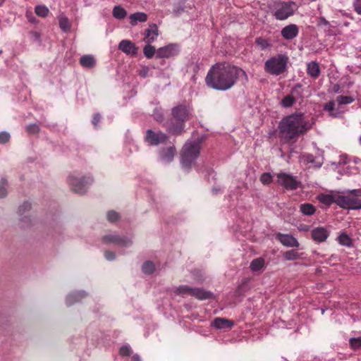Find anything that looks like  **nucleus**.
Masks as SVG:
<instances>
[{
	"label": "nucleus",
	"mask_w": 361,
	"mask_h": 361,
	"mask_svg": "<svg viewBox=\"0 0 361 361\" xmlns=\"http://www.w3.org/2000/svg\"><path fill=\"white\" fill-rule=\"evenodd\" d=\"M180 52L177 44H169L157 49V58H171L177 56Z\"/></svg>",
	"instance_id": "nucleus-13"
},
{
	"label": "nucleus",
	"mask_w": 361,
	"mask_h": 361,
	"mask_svg": "<svg viewBox=\"0 0 361 361\" xmlns=\"http://www.w3.org/2000/svg\"><path fill=\"white\" fill-rule=\"evenodd\" d=\"M272 180V176L269 173H264L260 176V181L264 185L269 184Z\"/></svg>",
	"instance_id": "nucleus-44"
},
{
	"label": "nucleus",
	"mask_w": 361,
	"mask_h": 361,
	"mask_svg": "<svg viewBox=\"0 0 361 361\" xmlns=\"http://www.w3.org/2000/svg\"><path fill=\"white\" fill-rule=\"evenodd\" d=\"M303 158L305 161H306L308 163H314V157L311 154H305L303 155Z\"/></svg>",
	"instance_id": "nucleus-53"
},
{
	"label": "nucleus",
	"mask_w": 361,
	"mask_h": 361,
	"mask_svg": "<svg viewBox=\"0 0 361 361\" xmlns=\"http://www.w3.org/2000/svg\"><path fill=\"white\" fill-rule=\"evenodd\" d=\"M31 209V204L28 202H25L22 205L19 207L18 212L20 215H23L25 212L29 211Z\"/></svg>",
	"instance_id": "nucleus-47"
},
{
	"label": "nucleus",
	"mask_w": 361,
	"mask_h": 361,
	"mask_svg": "<svg viewBox=\"0 0 361 361\" xmlns=\"http://www.w3.org/2000/svg\"><path fill=\"white\" fill-rule=\"evenodd\" d=\"M355 99L350 96L340 95L336 98V101L339 104H349L353 102Z\"/></svg>",
	"instance_id": "nucleus-36"
},
{
	"label": "nucleus",
	"mask_w": 361,
	"mask_h": 361,
	"mask_svg": "<svg viewBox=\"0 0 361 361\" xmlns=\"http://www.w3.org/2000/svg\"><path fill=\"white\" fill-rule=\"evenodd\" d=\"M298 229L300 231H308L310 230V226L308 225H306V224H300L298 227Z\"/></svg>",
	"instance_id": "nucleus-54"
},
{
	"label": "nucleus",
	"mask_w": 361,
	"mask_h": 361,
	"mask_svg": "<svg viewBox=\"0 0 361 361\" xmlns=\"http://www.w3.org/2000/svg\"><path fill=\"white\" fill-rule=\"evenodd\" d=\"M35 12L37 16L42 18H45L49 15V10L47 6L44 5H39L35 7Z\"/></svg>",
	"instance_id": "nucleus-35"
},
{
	"label": "nucleus",
	"mask_w": 361,
	"mask_h": 361,
	"mask_svg": "<svg viewBox=\"0 0 361 361\" xmlns=\"http://www.w3.org/2000/svg\"><path fill=\"white\" fill-rule=\"evenodd\" d=\"M106 217L109 222L114 223V222H116L118 219L119 214L118 212H116L114 210H111V211H109L107 212Z\"/></svg>",
	"instance_id": "nucleus-40"
},
{
	"label": "nucleus",
	"mask_w": 361,
	"mask_h": 361,
	"mask_svg": "<svg viewBox=\"0 0 361 361\" xmlns=\"http://www.w3.org/2000/svg\"><path fill=\"white\" fill-rule=\"evenodd\" d=\"M299 34V28L295 24H290L281 30V37L286 40H292Z\"/></svg>",
	"instance_id": "nucleus-14"
},
{
	"label": "nucleus",
	"mask_w": 361,
	"mask_h": 361,
	"mask_svg": "<svg viewBox=\"0 0 361 361\" xmlns=\"http://www.w3.org/2000/svg\"><path fill=\"white\" fill-rule=\"evenodd\" d=\"M10 135L7 132H1L0 133V143L5 144L8 142L10 140Z\"/></svg>",
	"instance_id": "nucleus-49"
},
{
	"label": "nucleus",
	"mask_w": 361,
	"mask_h": 361,
	"mask_svg": "<svg viewBox=\"0 0 361 361\" xmlns=\"http://www.w3.org/2000/svg\"><path fill=\"white\" fill-rule=\"evenodd\" d=\"M26 131L29 135H37L40 131V128L38 125L32 123L26 127Z\"/></svg>",
	"instance_id": "nucleus-38"
},
{
	"label": "nucleus",
	"mask_w": 361,
	"mask_h": 361,
	"mask_svg": "<svg viewBox=\"0 0 361 361\" xmlns=\"http://www.w3.org/2000/svg\"><path fill=\"white\" fill-rule=\"evenodd\" d=\"M59 26L63 32L68 31V18L66 16H61L59 17Z\"/></svg>",
	"instance_id": "nucleus-43"
},
{
	"label": "nucleus",
	"mask_w": 361,
	"mask_h": 361,
	"mask_svg": "<svg viewBox=\"0 0 361 361\" xmlns=\"http://www.w3.org/2000/svg\"><path fill=\"white\" fill-rule=\"evenodd\" d=\"M295 102V97L291 94H288L282 99L281 104L284 108H288L292 106Z\"/></svg>",
	"instance_id": "nucleus-34"
},
{
	"label": "nucleus",
	"mask_w": 361,
	"mask_h": 361,
	"mask_svg": "<svg viewBox=\"0 0 361 361\" xmlns=\"http://www.w3.org/2000/svg\"><path fill=\"white\" fill-rule=\"evenodd\" d=\"M118 49L128 55L135 56L137 54V48L135 44L130 40L123 39L118 44Z\"/></svg>",
	"instance_id": "nucleus-16"
},
{
	"label": "nucleus",
	"mask_w": 361,
	"mask_h": 361,
	"mask_svg": "<svg viewBox=\"0 0 361 361\" xmlns=\"http://www.w3.org/2000/svg\"><path fill=\"white\" fill-rule=\"evenodd\" d=\"M155 270V266L151 261H146L142 266V271L147 275L152 274Z\"/></svg>",
	"instance_id": "nucleus-32"
},
{
	"label": "nucleus",
	"mask_w": 361,
	"mask_h": 361,
	"mask_svg": "<svg viewBox=\"0 0 361 361\" xmlns=\"http://www.w3.org/2000/svg\"><path fill=\"white\" fill-rule=\"evenodd\" d=\"M277 182L286 190H294L301 185V182L290 173H279L276 174Z\"/></svg>",
	"instance_id": "nucleus-10"
},
{
	"label": "nucleus",
	"mask_w": 361,
	"mask_h": 361,
	"mask_svg": "<svg viewBox=\"0 0 361 361\" xmlns=\"http://www.w3.org/2000/svg\"><path fill=\"white\" fill-rule=\"evenodd\" d=\"M338 242L340 245L347 247H351L353 246V240L350 237L345 233H342L341 235L338 236Z\"/></svg>",
	"instance_id": "nucleus-29"
},
{
	"label": "nucleus",
	"mask_w": 361,
	"mask_h": 361,
	"mask_svg": "<svg viewBox=\"0 0 361 361\" xmlns=\"http://www.w3.org/2000/svg\"><path fill=\"white\" fill-rule=\"evenodd\" d=\"M149 68L147 66H142L139 70V75L140 77L145 78L149 76Z\"/></svg>",
	"instance_id": "nucleus-48"
},
{
	"label": "nucleus",
	"mask_w": 361,
	"mask_h": 361,
	"mask_svg": "<svg viewBox=\"0 0 361 361\" xmlns=\"http://www.w3.org/2000/svg\"><path fill=\"white\" fill-rule=\"evenodd\" d=\"M300 212L305 216H312L316 212V207L310 203H302L299 206Z\"/></svg>",
	"instance_id": "nucleus-26"
},
{
	"label": "nucleus",
	"mask_w": 361,
	"mask_h": 361,
	"mask_svg": "<svg viewBox=\"0 0 361 361\" xmlns=\"http://www.w3.org/2000/svg\"><path fill=\"white\" fill-rule=\"evenodd\" d=\"M94 178L92 176H71L69 183L71 185L72 190L78 194H85L89 187L92 184Z\"/></svg>",
	"instance_id": "nucleus-8"
},
{
	"label": "nucleus",
	"mask_w": 361,
	"mask_h": 361,
	"mask_svg": "<svg viewBox=\"0 0 361 361\" xmlns=\"http://www.w3.org/2000/svg\"><path fill=\"white\" fill-rule=\"evenodd\" d=\"M130 24L135 26L139 23H145L147 20V15L144 12H136L129 16Z\"/></svg>",
	"instance_id": "nucleus-23"
},
{
	"label": "nucleus",
	"mask_w": 361,
	"mask_h": 361,
	"mask_svg": "<svg viewBox=\"0 0 361 361\" xmlns=\"http://www.w3.org/2000/svg\"><path fill=\"white\" fill-rule=\"evenodd\" d=\"M289 58L286 54H279L268 59L264 63V70L272 75H279L286 71Z\"/></svg>",
	"instance_id": "nucleus-5"
},
{
	"label": "nucleus",
	"mask_w": 361,
	"mask_h": 361,
	"mask_svg": "<svg viewBox=\"0 0 361 361\" xmlns=\"http://www.w3.org/2000/svg\"><path fill=\"white\" fill-rule=\"evenodd\" d=\"M302 85L299 83L296 84L292 89L290 92L291 95H295L296 97H301L302 94V92L301 90Z\"/></svg>",
	"instance_id": "nucleus-41"
},
{
	"label": "nucleus",
	"mask_w": 361,
	"mask_h": 361,
	"mask_svg": "<svg viewBox=\"0 0 361 361\" xmlns=\"http://www.w3.org/2000/svg\"><path fill=\"white\" fill-rule=\"evenodd\" d=\"M102 116L100 114L96 113L93 115L92 123L95 128L97 127L98 123L100 122Z\"/></svg>",
	"instance_id": "nucleus-50"
},
{
	"label": "nucleus",
	"mask_w": 361,
	"mask_h": 361,
	"mask_svg": "<svg viewBox=\"0 0 361 361\" xmlns=\"http://www.w3.org/2000/svg\"><path fill=\"white\" fill-rule=\"evenodd\" d=\"M276 239L284 246L288 247H298L300 244L298 240L290 234L278 233Z\"/></svg>",
	"instance_id": "nucleus-15"
},
{
	"label": "nucleus",
	"mask_w": 361,
	"mask_h": 361,
	"mask_svg": "<svg viewBox=\"0 0 361 361\" xmlns=\"http://www.w3.org/2000/svg\"><path fill=\"white\" fill-rule=\"evenodd\" d=\"M104 257L108 261H112L115 259L116 255L114 252L110 250H106L104 252Z\"/></svg>",
	"instance_id": "nucleus-52"
},
{
	"label": "nucleus",
	"mask_w": 361,
	"mask_h": 361,
	"mask_svg": "<svg viewBox=\"0 0 361 361\" xmlns=\"http://www.w3.org/2000/svg\"><path fill=\"white\" fill-rule=\"evenodd\" d=\"M353 6L355 12L361 15V0H354Z\"/></svg>",
	"instance_id": "nucleus-51"
},
{
	"label": "nucleus",
	"mask_w": 361,
	"mask_h": 361,
	"mask_svg": "<svg viewBox=\"0 0 361 361\" xmlns=\"http://www.w3.org/2000/svg\"><path fill=\"white\" fill-rule=\"evenodd\" d=\"M312 128L303 113H294L283 117L279 123V137L289 145L295 143L300 135Z\"/></svg>",
	"instance_id": "nucleus-2"
},
{
	"label": "nucleus",
	"mask_w": 361,
	"mask_h": 361,
	"mask_svg": "<svg viewBox=\"0 0 361 361\" xmlns=\"http://www.w3.org/2000/svg\"><path fill=\"white\" fill-rule=\"evenodd\" d=\"M212 326L216 329H231L233 326V322L231 320L217 317L212 323Z\"/></svg>",
	"instance_id": "nucleus-20"
},
{
	"label": "nucleus",
	"mask_w": 361,
	"mask_h": 361,
	"mask_svg": "<svg viewBox=\"0 0 361 361\" xmlns=\"http://www.w3.org/2000/svg\"><path fill=\"white\" fill-rule=\"evenodd\" d=\"M349 344L352 349L357 350L361 347V336L350 338Z\"/></svg>",
	"instance_id": "nucleus-37"
},
{
	"label": "nucleus",
	"mask_w": 361,
	"mask_h": 361,
	"mask_svg": "<svg viewBox=\"0 0 361 361\" xmlns=\"http://www.w3.org/2000/svg\"><path fill=\"white\" fill-rule=\"evenodd\" d=\"M317 198L319 202L327 206H330L333 203L336 204L337 201V195L332 194H320Z\"/></svg>",
	"instance_id": "nucleus-24"
},
{
	"label": "nucleus",
	"mask_w": 361,
	"mask_h": 361,
	"mask_svg": "<svg viewBox=\"0 0 361 361\" xmlns=\"http://www.w3.org/2000/svg\"><path fill=\"white\" fill-rule=\"evenodd\" d=\"M131 348L129 345H123L120 348L119 353L122 356H128L131 353Z\"/></svg>",
	"instance_id": "nucleus-46"
},
{
	"label": "nucleus",
	"mask_w": 361,
	"mask_h": 361,
	"mask_svg": "<svg viewBox=\"0 0 361 361\" xmlns=\"http://www.w3.org/2000/svg\"><path fill=\"white\" fill-rule=\"evenodd\" d=\"M329 235V232L324 227H317L312 231V238L317 243L326 241Z\"/></svg>",
	"instance_id": "nucleus-18"
},
{
	"label": "nucleus",
	"mask_w": 361,
	"mask_h": 361,
	"mask_svg": "<svg viewBox=\"0 0 361 361\" xmlns=\"http://www.w3.org/2000/svg\"><path fill=\"white\" fill-rule=\"evenodd\" d=\"M264 259L262 257H258L251 261L250 268L253 271H259L264 267Z\"/></svg>",
	"instance_id": "nucleus-28"
},
{
	"label": "nucleus",
	"mask_w": 361,
	"mask_h": 361,
	"mask_svg": "<svg viewBox=\"0 0 361 361\" xmlns=\"http://www.w3.org/2000/svg\"><path fill=\"white\" fill-rule=\"evenodd\" d=\"M176 293L183 295H191L198 300H206L212 298L213 293L200 288H192L187 285H182L176 288Z\"/></svg>",
	"instance_id": "nucleus-9"
},
{
	"label": "nucleus",
	"mask_w": 361,
	"mask_h": 361,
	"mask_svg": "<svg viewBox=\"0 0 361 361\" xmlns=\"http://www.w3.org/2000/svg\"><path fill=\"white\" fill-rule=\"evenodd\" d=\"M360 142L361 144V136L360 137Z\"/></svg>",
	"instance_id": "nucleus-59"
},
{
	"label": "nucleus",
	"mask_w": 361,
	"mask_h": 361,
	"mask_svg": "<svg viewBox=\"0 0 361 361\" xmlns=\"http://www.w3.org/2000/svg\"><path fill=\"white\" fill-rule=\"evenodd\" d=\"M220 190H221L220 188H212V192L214 194H217Z\"/></svg>",
	"instance_id": "nucleus-57"
},
{
	"label": "nucleus",
	"mask_w": 361,
	"mask_h": 361,
	"mask_svg": "<svg viewBox=\"0 0 361 361\" xmlns=\"http://www.w3.org/2000/svg\"><path fill=\"white\" fill-rule=\"evenodd\" d=\"M348 192L354 197L337 195L336 204L344 209H361V200L357 198L361 197V189L348 190Z\"/></svg>",
	"instance_id": "nucleus-7"
},
{
	"label": "nucleus",
	"mask_w": 361,
	"mask_h": 361,
	"mask_svg": "<svg viewBox=\"0 0 361 361\" xmlns=\"http://www.w3.org/2000/svg\"><path fill=\"white\" fill-rule=\"evenodd\" d=\"M113 16L118 20L124 19L127 16V11L120 5H116L113 8Z\"/></svg>",
	"instance_id": "nucleus-27"
},
{
	"label": "nucleus",
	"mask_w": 361,
	"mask_h": 361,
	"mask_svg": "<svg viewBox=\"0 0 361 361\" xmlns=\"http://www.w3.org/2000/svg\"><path fill=\"white\" fill-rule=\"evenodd\" d=\"M334 91L335 92H338L339 90H340V87L338 85H336L334 87Z\"/></svg>",
	"instance_id": "nucleus-58"
},
{
	"label": "nucleus",
	"mask_w": 361,
	"mask_h": 361,
	"mask_svg": "<svg viewBox=\"0 0 361 361\" xmlns=\"http://www.w3.org/2000/svg\"><path fill=\"white\" fill-rule=\"evenodd\" d=\"M6 185H7V180L2 178L0 181V198L5 197L7 195Z\"/></svg>",
	"instance_id": "nucleus-39"
},
{
	"label": "nucleus",
	"mask_w": 361,
	"mask_h": 361,
	"mask_svg": "<svg viewBox=\"0 0 361 361\" xmlns=\"http://www.w3.org/2000/svg\"><path fill=\"white\" fill-rule=\"evenodd\" d=\"M159 35L158 26L155 23H151L149 27L145 31L144 41L147 44L152 43Z\"/></svg>",
	"instance_id": "nucleus-17"
},
{
	"label": "nucleus",
	"mask_w": 361,
	"mask_h": 361,
	"mask_svg": "<svg viewBox=\"0 0 361 361\" xmlns=\"http://www.w3.org/2000/svg\"><path fill=\"white\" fill-rule=\"evenodd\" d=\"M143 53L145 57L147 59L152 58L155 54L157 55V50L154 47L151 45V44H147L145 46L143 49Z\"/></svg>",
	"instance_id": "nucleus-33"
},
{
	"label": "nucleus",
	"mask_w": 361,
	"mask_h": 361,
	"mask_svg": "<svg viewBox=\"0 0 361 361\" xmlns=\"http://www.w3.org/2000/svg\"><path fill=\"white\" fill-rule=\"evenodd\" d=\"M321 23H322L324 25H329V22L325 18H322L321 19Z\"/></svg>",
	"instance_id": "nucleus-56"
},
{
	"label": "nucleus",
	"mask_w": 361,
	"mask_h": 361,
	"mask_svg": "<svg viewBox=\"0 0 361 361\" xmlns=\"http://www.w3.org/2000/svg\"><path fill=\"white\" fill-rule=\"evenodd\" d=\"M301 255H302V253H299L295 250H290L285 252L283 254L284 259L288 261L295 260V259L300 258V257Z\"/></svg>",
	"instance_id": "nucleus-31"
},
{
	"label": "nucleus",
	"mask_w": 361,
	"mask_h": 361,
	"mask_svg": "<svg viewBox=\"0 0 361 361\" xmlns=\"http://www.w3.org/2000/svg\"><path fill=\"white\" fill-rule=\"evenodd\" d=\"M173 121L167 127V130L173 135L180 134L185 128V123L190 115V108L183 104L178 105L171 109Z\"/></svg>",
	"instance_id": "nucleus-3"
},
{
	"label": "nucleus",
	"mask_w": 361,
	"mask_h": 361,
	"mask_svg": "<svg viewBox=\"0 0 361 361\" xmlns=\"http://www.w3.org/2000/svg\"><path fill=\"white\" fill-rule=\"evenodd\" d=\"M140 360H141L140 357L137 354L133 355V357H131V361H140Z\"/></svg>",
	"instance_id": "nucleus-55"
},
{
	"label": "nucleus",
	"mask_w": 361,
	"mask_h": 361,
	"mask_svg": "<svg viewBox=\"0 0 361 361\" xmlns=\"http://www.w3.org/2000/svg\"><path fill=\"white\" fill-rule=\"evenodd\" d=\"M200 153V143L197 140L187 141L180 153V164L185 170H189Z\"/></svg>",
	"instance_id": "nucleus-4"
},
{
	"label": "nucleus",
	"mask_w": 361,
	"mask_h": 361,
	"mask_svg": "<svg viewBox=\"0 0 361 361\" xmlns=\"http://www.w3.org/2000/svg\"><path fill=\"white\" fill-rule=\"evenodd\" d=\"M87 296V293L85 291H75L69 295V305L80 302L82 299Z\"/></svg>",
	"instance_id": "nucleus-25"
},
{
	"label": "nucleus",
	"mask_w": 361,
	"mask_h": 361,
	"mask_svg": "<svg viewBox=\"0 0 361 361\" xmlns=\"http://www.w3.org/2000/svg\"><path fill=\"white\" fill-rule=\"evenodd\" d=\"M168 140V135L161 131L154 132L149 129L146 132L145 140L149 145H157L164 143Z\"/></svg>",
	"instance_id": "nucleus-12"
},
{
	"label": "nucleus",
	"mask_w": 361,
	"mask_h": 361,
	"mask_svg": "<svg viewBox=\"0 0 361 361\" xmlns=\"http://www.w3.org/2000/svg\"><path fill=\"white\" fill-rule=\"evenodd\" d=\"M255 44L257 47L262 51H264L271 46V44L269 39L262 37H259L255 39Z\"/></svg>",
	"instance_id": "nucleus-30"
},
{
	"label": "nucleus",
	"mask_w": 361,
	"mask_h": 361,
	"mask_svg": "<svg viewBox=\"0 0 361 361\" xmlns=\"http://www.w3.org/2000/svg\"><path fill=\"white\" fill-rule=\"evenodd\" d=\"M176 154V148L174 146L162 149L159 151V157L162 162L169 163L173 161Z\"/></svg>",
	"instance_id": "nucleus-19"
},
{
	"label": "nucleus",
	"mask_w": 361,
	"mask_h": 361,
	"mask_svg": "<svg viewBox=\"0 0 361 361\" xmlns=\"http://www.w3.org/2000/svg\"><path fill=\"white\" fill-rule=\"evenodd\" d=\"M153 117L154 118L158 121L161 122L164 121V115L162 110L161 109L156 108L153 111Z\"/></svg>",
	"instance_id": "nucleus-42"
},
{
	"label": "nucleus",
	"mask_w": 361,
	"mask_h": 361,
	"mask_svg": "<svg viewBox=\"0 0 361 361\" xmlns=\"http://www.w3.org/2000/svg\"><path fill=\"white\" fill-rule=\"evenodd\" d=\"M240 77L246 82L248 80L247 75L242 68L227 63H216L207 72L205 82L210 88L226 91L232 88Z\"/></svg>",
	"instance_id": "nucleus-1"
},
{
	"label": "nucleus",
	"mask_w": 361,
	"mask_h": 361,
	"mask_svg": "<svg viewBox=\"0 0 361 361\" xmlns=\"http://www.w3.org/2000/svg\"><path fill=\"white\" fill-rule=\"evenodd\" d=\"M102 242L106 244L112 243L119 247H128L133 245L132 236L109 234L102 238Z\"/></svg>",
	"instance_id": "nucleus-11"
},
{
	"label": "nucleus",
	"mask_w": 361,
	"mask_h": 361,
	"mask_svg": "<svg viewBox=\"0 0 361 361\" xmlns=\"http://www.w3.org/2000/svg\"><path fill=\"white\" fill-rule=\"evenodd\" d=\"M307 73L314 79L317 78L321 73L319 63L315 61L308 63L307 64Z\"/></svg>",
	"instance_id": "nucleus-22"
},
{
	"label": "nucleus",
	"mask_w": 361,
	"mask_h": 361,
	"mask_svg": "<svg viewBox=\"0 0 361 361\" xmlns=\"http://www.w3.org/2000/svg\"><path fill=\"white\" fill-rule=\"evenodd\" d=\"M334 107L335 103L331 100L325 104L324 109L329 111L330 113V116L336 117V116L332 113V111L334 110Z\"/></svg>",
	"instance_id": "nucleus-45"
},
{
	"label": "nucleus",
	"mask_w": 361,
	"mask_h": 361,
	"mask_svg": "<svg viewBox=\"0 0 361 361\" xmlns=\"http://www.w3.org/2000/svg\"><path fill=\"white\" fill-rule=\"evenodd\" d=\"M79 63L82 68L91 69L95 66L96 60L92 55L86 54L80 57Z\"/></svg>",
	"instance_id": "nucleus-21"
},
{
	"label": "nucleus",
	"mask_w": 361,
	"mask_h": 361,
	"mask_svg": "<svg viewBox=\"0 0 361 361\" xmlns=\"http://www.w3.org/2000/svg\"><path fill=\"white\" fill-rule=\"evenodd\" d=\"M298 8V5L293 1H279L274 6L273 16L278 20H285L293 16Z\"/></svg>",
	"instance_id": "nucleus-6"
}]
</instances>
